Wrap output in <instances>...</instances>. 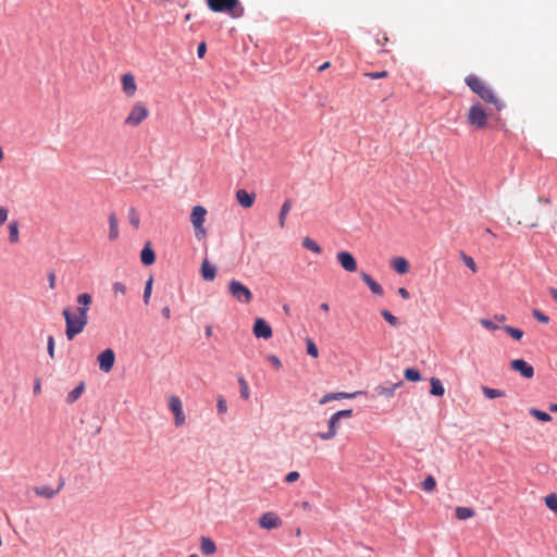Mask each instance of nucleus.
<instances>
[{
  "label": "nucleus",
  "instance_id": "nucleus-44",
  "mask_svg": "<svg viewBox=\"0 0 557 557\" xmlns=\"http://www.w3.org/2000/svg\"><path fill=\"white\" fill-rule=\"evenodd\" d=\"M364 76L369 77L371 79L386 78L388 76V72L387 71L367 72V73H364Z\"/></svg>",
  "mask_w": 557,
  "mask_h": 557
},
{
  "label": "nucleus",
  "instance_id": "nucleus-18",
  "mask_svg": "<svg viewBox=\"0 0 557 557\" xmlns=\"http://www.w3.org/2000/svg\"><path fill=\"white\" fill-rule=\"evenodd\" d=\"M255 198V194H249L246 189H238L236 191V200L245 209L252 207Z\"/></svg>",
  "mask_w": 557,
  "mask_h": 557
},
{
  "label": "nucleus",
  "instance_id": "nucleus-23",
  "mask_svg": "<svg viewBox=\"0 0 557 557\" xmlns=\"http://www.w3.org/2000/svg\"><path fill=\"white\" fill-rule=\"evenodd\" d=\"M200 549L205 555H213L216 552V545L210 537L202 536Z\"/></svg>",
  "mask_w": 557,
  "mask_h": 557
},
{
  "label": "nucleus",
  "instance_id": "nucleus-57",
  "mask_svg": "<svg viewBox=\"0 0 557 557\" xmlns=\"http://www.w3.org/2000/svg\"><path fill=\"white\" fill-rule=\"evenodd\" d=\"M33 392L35 395H39L41 393V383L39 379L35 380Z\"/></svg>",
  "mask_w": 557,
  "mask_h": 557
},
{
  "label": "nucleus",
  "instance_id": "nucleus-63",
  "mask_svg": "<svg viewBox=\"0 0 557 557\" xmlns=\"http://www.w3.org/2000/svg\"><path fill=\"white\" fill-rule=\"evenodd\" d=\"M211 334H212V327L211 326H207L206 327V335L207 336H211Z\"/></svg>",
  "mask_w": 557,
  "mask_h": 557
},
{
  "label": "nucleus",
  "instance_id": "nucleus-19",
  "mask_svg": "<svg viewBox=\"0 0 557 557\" xmlns=\"http://www.w3.org/2000/svg\"><path fill=\"white\" fill-rule=\"evenodd\" d=\"M401 385V382L387 384V385H379L374 388L376 396H383V397H393L395 394V391L398 386Z\"/></svg>",
  "mask_w": 557,
  "mask_h": 557
},
{
  "label": "nucleus",
  "instance_id": "nucleus-36",
  "mask_svg": "<svg viewBox=\"0 0 557 557\" xmlns=\"http://www.w3.org/2000/svg\"><path fill=\"white\" fill-rule=\"evenodd\" d=\"M405 379L410 382H418L421 379L420 372L416 369L408 368L404 372Z\"/></svg>",
  "mask_w": 557,
  "mask_h": 557
},
{
  "label": "nucleus",
  "instance_id": "nucleus-3",
  "mask_svg": "<svg viewBox=\"0 0 557 557\" xmlns=\"http://www.w3.org/2000/svg\"><path fill=\"white\" fill-rule=\"evenodd\" d=\"M208 8L213 12H226L233 18H239L245 10L238 0H207Z\"/></svg>",
  "mask_w": 557,
  "mask_h": 557
},
{
  "label": "nucleus",
  "instance_id": "nucleus-55",
  "mask_svg": "<svg viewBox=\"0 0 557 557\" xmlns=\"http://www.w3.org/2000/svg\"><path fill=\"white\" fill-rule=\"evenodd\" d=\"M331 400H335V397H334V394L333 393H329V394H325L321 399H320V404L321 405H324Z\"/></svg>",
  "mask_w": 557,
  "mask_h": 557
},
{
  "label": "nucleus",
  "instance_id": "nucleus-53",
  "mask_svg": "<svg viewBox=\"0 0 557 557\" xmlns=\"http://www.w3.org/2000/svg\"><path fill=\"white\" fill-rule=\"evenodd\" d=\"M206 51H207V45L206 42H200L198 48H197V55L199 59H202L206 54Z\"/></svg>",
  "mask_w": 557,
  "mask_h": 557
},
{
  "label": "nucleus",
  "instance_id": "nucleus-58",
  "mask_svg": "<svg viewBox=\"0 0 557 557\" xmlns=\"http://www.w3.org/2000/svg\"><path fill=\"white\" fill-rule=\"evenodd\" d=\"M398 294L404 299H409V297H410L409 292L405 287H399L398 288Z\"/></svg>",
  "mask_w": 557,
  "mask_h": 557
},
{
  "label": "nucleus",
  "instance_id": "nucleus-50",
  "mask_svg": "<svg viewBox=\"0 0 557 557\" xmlns=\"http://www.w3.org/2000/svg\"><path fill=\"white\" fill-rule=\"evenodd\" d=\"M267 359L271 362V364L276 369L281 370L283 364L281 360L275 355H268Z\"/></svg>",
  "mask_w": 557,
  "mask_h": 557
},
{
  "label": "nucleus",
  "instance_id": "nucleus-5",
  "mask_svg": "<svg viewBox=\"0 0 557 557\" xmlns=\"http://www.w3.org/2000/svg\"><path fill=\"white\" fill-rule=\"evenodd\" d=\"M149 116V109L140 101L135 102L127 116L124 119V125L127 127H137Z\"/></svg>",
  "mask_w": 557,
  "mask_h": 557
},
{
  "label": "nucleus",
  "instance_id": "nucleus-40",
  "mask_svg": "<svg viewBox=\"0 0 557 557\" xmlns=\"http://www.w3.org/2000/svg\"><path fill=\"white\" fill-rule=\"evenodd\" d=\"M333 394H334L335 400H339V399L356 398L358 395L363 394V392H361V391H357V392H354V393L338 392V393H333Z\"/></svg>",
  "mask_w": 557,
  "mask_h": 557
},
{
  "label": "nucleus",
  "instance_id": "nucleus-51",
  "mask_svg": "<svg viewBox=\"0 0 557 557\" xmlns=\"http://www.w3.org/2000/svg\"><path fill=\"white\" fill-rule=\"evenodd\" d=\"M299 476H300L299 472H297V471H292V472H289V473L285 476L284 481H285L286 483H294V482H296V481L299 479Z\"/></svg>",
  "mask_w": 557,
  "mask_h": 557
},
{
  "label": "nucleus",
  "instance_id": "nucleus-15",
  "mask_svg": "<svg viewBox=\"0 0 557 557\" xmlns=\"http://www.w3.org/2000/svg\"><path fill=\"white\" fill-rule=\"evenodd\" d=\"M122 90L128 97L132 98L137 91V84L135 76L132 73H125L121 77Z\"/></svg>",
  "mask_w": 557,
  "mask_h": 557
},
{
  "label": "nucleus",
  "instance_id": "nucleus-54",
  "mask_svg": "<svg viewBox=\"0 0 557 557\" xmlns=\"http://www.w3.org/2000/svg\"><path fill=\"white\" fill-rule=\"evenodd\" d=\"M55 273L54 272H50L48 274V282H49V287L50 289H54L55 288Z\"/></svg>",
  "mask_w": 557,
  "mask_h": 557
},
{
  "label": "nucleus",
  "instance_id": "nucleus-24",
  "mask_svg": "<svg viewBox=\"0 0 557 557\" xmlns=\"http://www.w3.org/2000/svg\"><path fill=\"white\" fill-rule=\"evenodd\" d=\"M109 239L115 240L119 237V222L114 212L109 214Z\"/></svg>",
  "mask_w": 557,
  "mask_h": 557
},
{
  "label": "nucleus",
  "instance_id": "nucleus-52",
  "mask_svg": "<svg viewBox=\"0 0 557 557\" xmlns=\"http://www.w3.org/2000/svg\"><path fill=\"white\" fill-rule=\"evenodd\" d=\"M9 210L4 207H0V226L8 220Z\"/></svg>",
  "mask_w": 557,
  "mask_h": 557
},
{
  "label": "nucleus",
  "instance_id": "nucleus-6",
  "mask_svg": "<svg viewBox=\"0 0 557 557\" xmlns=\"http://www.w3.org/2000/svg\"><path fill=\"white\" fill-rule=\"evenodd\" d=\"M351 416H352L351 409L339 410V411L333 413L330 417L329 422H327V431L319 433L318 434L319 438L322 441L333 440L337 435L338 428H339V420L342 418H350Z\"/></svg>",
  "mask_w": 557,
  "mask_h": 557
},
{
  "label": "nucleus",
  "instance_id": "nucleus-22",
  "mask_svg": "<svg viewBox=\"0 0 557 557\" xmlns=\"http://www.w3.org/2000/svg\"><path fill=\"white\" fill-rule=\"evenodd\" d=\"M140 260L143 264L145 265H151L156 261V253L151 249L150 244H147L141 252H140Z\"/></svg>",
  "mask_w": 557,
  "mask_h": 557
},
{
  "label": "nucleus",
  "instance_id": "nucleus-1",
  "mask_svg": "<svg viewBox=\"0 0 557 557\" xmlns=\"http://www.w3.org/2000/svg\"><path fill=\"white\" fill-rule=\"evenodd\" d=\"M77 308L73 311L70 307L62 310L65 321V336L69 341L74 339L78 334L83 333L88 324V311L92 304V296L88 293L79 294L76 297Z\"/></svg>",
  "mask_w": 557,
  "mask_h": 557
},
{
  "label": "nucleus",
  "instance_id": "nucleus-45",
  "mask_svg": "<svg viewBox=\"0 0 557 557\" xmlns=\"http://www.w3.org/2000/svg\"><path fill=\"white\" fill-rule=\"evenodd\" d=\"M112 289L115 295L124 296L126 294V286L121 282H115L112 286Z\"/></svg>",
  "mask_w": 557,
  "mask_h": 557
},
{
  "label": "nucleus",
  "instance_id": "nucleus-48",
  "mask_svg": "<svg viewBox=\"0 0 557 557\" xmlns=\"http://www.w3.org/2000/svg\"><path fill=\"white\" fill-rule=\"evenodd\" d=\"M533 317L541 323L549 322V318L537 309L533 310Z\"/></svg>",
  "mask_w": 557,
  "mask_h": 557
},
{
  "label": "nucleus",
  "instance_id": "nucleus-62",
  "mask_svg": "<svg viewBox=\"0 0 557 557\" xmlns=\"http://www.w3.org/2000/svg\"><path fill=\"white\" fill-rule=\"evenodd\" d=\"M550 295L557 301V289L556 288L550 289Z\"/></svg>",
  "mask_w": 557,
  "mask_h": 557
},
{
  "label": "nucleus",
  "instance_id": "nucleus-12",
  "mask_svg": "<svg viewBox=\"0 0 557 557\" xmlns=\"http://www.w3.org/2000/svg\"><path fill=\"white\" fill-rule=\"evenodd\" d=\"M260 528L264 530H273L278 528L282 524L280 517L274 512H265L263 513L258 521Z\"/></svg>",
  "mask_w": 557,
  "mask_h": 557
},
{
  "label": "nucleus",
  "instance_id": "nucleus-39",
  "mask_svg": "<svg viewBox=\"0 0 557 557\" xmlns=\"http://www.w3.org/2000/svg\"><path fill=\"white\" fill-rule=\"evenodd\" d=\"M381 315L384 318V320L391 324L392 326L399 325V320L397 317L393 315L388 310L384 309L381 311Z\"/></svg>",
  "mask_w": 557,
  "mask_h": 557
},
{
  "label": "nucleus",
  "instance_id": "nucleus-42",
  "mask_svg": "<svg viewBox=\"0 0 557 557\" xmlns=\"http://www.w3.org/2000/svg\"><path fill=\"white\" fill-rule=\"evenodd\" d=\"M238 383H239V386H240V396L244 398V399H248L249 398V387H248V384L246 382V380L244 377H239L238 379Z\"/></svg>",
  "mask_w": 557,
  "mask_h": 557
},
{
  "label": "nucleus",
  "instance_id": "nucleus-37",
  "mask_svg": "<svg viewBox=\"0 0 557 557\" xmlns=\"http://www.w3.org/2000/svg\"><path fill=\"white\" fill-rule=\"evenodd\" d=\"M436 487V481L432 475H428L424 481L422 482V488L423 491L431 493Z\"/></svg>",
  "mask_w": 557,
  "mask_h": 557
},
{
  "label": "nucleus",
  "instance_id": "nucleus-14",
  "mask_svg": "<svg viewBox=\"0 0 557 557\" xmlns=\"http://www.w3.org/2000/svg\"><path fill=\"white\" fill-rule=\"evenodd\" d=\"M510 368L513 371H517L523 376L524 379H531L534 375V369L531 364H529L523 359H515L510 362Z\"/></svg>",
  "mask_w": 557,
  "mask_h": 557
},
{
  "label": "nucleus",
  "instance_id": "nucleus-26",
  "mask_svg": "<svg viewBox=\"0 0 557 557\" xmlns=\"http://www.w3.org/2000/svg\"><path fill=\"white\" fill-rule=\"evenodd\" d=\"M85 383L81 382L74 389H72L66 396L67 404H74L84 393Z\"/></svg>",
  "mask_w": 557,
  "mask_h": 557
},
{
  "label": "nucleus",
  "instance_id": "nucleus-61",
  "mask_svg": "<svg viewBox=\"0 0 557 557\" xmlns=\"http://www.w3.org/2000/svg\"><path fill=\"white\" fill-rule=\"evenodd\" d=\"M321 310H323L324 312H327L330 310V306L329 304L326 302H322L321 306H320Z\"/></svg>",
  "mask_w": 557,
  "mask_h": 557
},
{
  "label": "nucleus",
  "instance_id": "nucleus-27",
  "mask_svg": "<svg viewBox=\"0 0 557 557\" xmlns=\"http://www.w3.org/2000/svg\"><path fill=\"white\" fill-rule=\"evenodd\" d=\"M430 383H431V391H430L431 395L442 397L445 394V388L440 379L432 377L430 380Z\"/></svg>",
  "mask_w": 557,
  "mask_h": 557
},
{
  "label": "nucleus",
  "instance_id": "nucleus-16",
  "mask_svg": "<svg viewBox=\"0 0 557 557\" xmlns=\"http://www.w3.org/2000/svg\"><path fill=\"white\" fill-rule=\"evenodd\" d=\"M62 486H63V483H60L57 488H52L48 485L36 486V487H34V493L39 497H42L46 499H52L59 494Z\"/></svg>",
  "mask_w": 557,
  "mask_h": 557
},
{
  "label": "nucleus",
  "instance_id": "nucleus-35",
  "mask_svg": "<svg viewBox=\"0 0 557 557\" xmlns=\"http://www.w3.org/2000/svg\"><path fill=\"white\" fill-rule=\"evenodd\" d=\"M530 413L536 418L539 421H542V422H549L552 420V416L548 414L547 412L545 411H541L539 409H535V408H532L530 410Z\"/></svg>",
  "mask_w": 557,
  "mask_h": 557
},
{
  "label": "nucleus",
  "instance_id": "nucleus-38",
  "mask_svg": "<svg viewBox=\"0 0 557 557\" xmlns=\"http://www.w3.org/2000/svg\"><path fill=\"white\" fill-rule=\"evenodd\" d=\"M307 354L312 358H318L319 350L312 338H306Z\"/></svg>",
  "mask_w": 557,
  "mask_h": 557
},
{
  "label": "nucleus",
  "instance_id": "nucleus-31",
  "mask_svg": "<svg viewBox=\"0 0 557 557\" xmlns=\"http://www.w3.org/2000/svg\"><path fill=\"white\" fill-rule=\"evenodd\" d=\"M302 247L314 252V253H321L322 249L319 244H317L312 238L305 237L302 239Z\"/></svg>",
  "mask_w": 557,
  "mask_h": 557
},
{
  "label": "nucleus",
  "instance_id": "nucleus-46",
  "mask_svg": "<svg viewBox=\"0 0 557 557\" xmlns=\"http://www.w3.org/2000/svg\"><path fill=\"white\" fill-rule=\"evenodd\" d=\"M216 409L220 414H224L227 411V405L225 399L220 396L216 401Z\"/></svg>",
  "mask_w": 557,
  "mask_h": 557
},
{
  "label": "nucleus",
  "instance_id": "nucleus-56",
  "mask_svg": "<svg viewBox=\"0 0 557 557\" xmlns=\"http://www.w3.org/2000/svg\"><path fill=\"white\" fill-rule=\"evenodd\" d=\"M387 41H388V37H387V35H386V34H384V33L381 35V37H377V38H376V42H377V45H380V46H382V47H384V46L387 44Z\"/></svg>",
  "mask_w": 557,
  "mask_h": 557
},
{
  "label": "nucleus",
  "instance_id": "nucleus-43",
  "mask_svg": "<svg viewBox=\"0 0 557 557\" xmlns=\"http://www.w3.org/2000/svg\"><path fill=\"white\" fill-rule=\"evenodd\" d=\"M461 259L463 263L473 272L475 273L478 271L476 264L472 257L467 256L466 253H461Z\"/></svg>",
  "mask_w": 557,
  "mask_h": 557
},
{
  "label": "nucleus",
  "instance_id": "nucleus-11",
  "mask_svg": "<svg viewBox=\"0 0 557 557\" xmlns=\"http://www.w3.org/2000/svg\"><path fill=\"white\" fill-rule=\"evenodd\" d=\"M252 333L257 338L263 339H269L273 335L272 327L262 318H257L255 320Z\"/></svg>",
  "mask_w": 557,
  "mask_h": 557
},
{
  "label": "nucleus",
  "instance_id": "nucleus-32",
  "mask_svg": "<svg viewBox=\"0 0 557 557\" xmlns=\"http://www.w3.org/2000/svg\"><path fill=\"white\" fill-rule=\"evenodd\" d=\"M545 505L557 515V494L552 493L544 498Z\"/></svg>",
  "mask_w": 557,
  "mask_h": 557
},
{
  "label": "nucleus",
  "instance_id": "nucleus-60",
  "mask_svg": "<svg viewBox=\"0 0 557 557\" xmlns=\"http://www.w3.org/2000/svg\"><path fill=\"white\" fill-rule=\"evenodd\" d=\"M330 65H331V63H330L329 61H327V62H324L322 65H320V66H319V69H318V70H319V72H322V71H324V70H326V69H329V67H330Z\"/></svg>",
  "mask_w": 557,
  "mask_h": 557
},
{
  "label": "nucleus",
  "instance_id": "nucleus-13",
  "mask_svg": "<svg viewBox=\"0 0 557 557\" xmlns=\"http://www.w3.org/2000/svg\"><path fill=\"white\" fill-rule=\"evenodd\" d=\"M336 259L341 267L347 272L357 271V261L354 256L348 251H338Z\"/></svg>",
  "mask_w": 557,
  "mask_h": 557
},
{
  "label": "nucleus",
  "instance_id": "nucleus-9",
  "mask_svg": "<svg viewBox=\"0 0 557 557\" xmlns=\"http://www.w3.org/2000/svg\"><path fill=\"white\" fill-rule=\"evenodd\" d=\"M207 214L206 208L202 206H196L194 207L191 214H190V222L196 231V234H205L206 231L203 228L205 223V216Z\"/></svg>",
  "mask_w": 557,
  "mask_h": 557
},
{
  "label": "nucleus",
  "instance_id": "nucleus-10",
  "mask_svg": "<svg viewBox=\"0 0 557 557\" xmlns=\"http://www.w3.org/2000/svg\"><path fill=\"white\" fill-rule=\"evenodd\" d=\"M99 369L104 372L109 373L115 362V354L111 348L104 349L101 354H99L98 358Z\"/></svg>",
  "mask_w": 557,
  "mask_h": 557
},
{
  "label": "nucleus",
  "instance_id": "nucleus-41",
  "mask_svg": "<svg viewBox=\"0 0 557 557\" xmlns=\"http://www.w3.org/2000/svg\"><path fill=\"white\" fill-rule=\"evenodd\" d=\"M152 284H153V278L150 277L147 282H146V286H145V289H144V302L147 305L149 302V299H150V296H151V293H152Z\"/></svg>",
  "mask_w": 557,
  "mask_h": 557
},
{
  "label": "nucleus",
  "instance_id": "nucleus-2",
  "mask_svg": "<svg viewBox=\"0 0 557 557\" xmlns=\"http://www.w3.org/2000/svg\"><path fill=\"white\" fill-rule=\"evenodd\" d=\"M465 83L472 92L478 95L484 102L493 104L497 111L505 108V102L498 97L495 90L479 76L470 74L465 78Z\"/></svg>",
  "mask_w": 557,
  "mask_h": 557
},
{
  "label": "nucleus",
  "instance_id": "nucleus-47",
  "mask_svg": "<svg viewBox=\"0 0 557 557\" xmlns=\"http://www.w3.org/2000/svg\"><path fill=\"white\" fill-rule=\"evenodd\" d=\"M47 350H48V355L51 359H54V338L53 336H48V339H47Z\"/></svg>",
  "mask_w": 557,
  "mask_h": 557
},
{
  "label": "nucleus",
  "instance_id": "nucleus-49",
  "mask_svg": "<svg viewBox=\"0 0 557 557\" xmlns=\"http://www.w3.org/2000/svg\"><path fill=\"white\" fill-rule=\"evenodd\" d=\"M480 324L486 329V330H491V331H495V330H498V325H496L494 322H492L491 320L488 319H481L480 320Z\"/></svg>",
  "mask_w": 557,
  "mask_h": 557
},
{
  "label": "nucleus",
  "instance_id": "nucleus-4",
  "mask_svg": "<svg viewBox=\"0 0 557 557\" xmlns=\"http://www.w3.org/2000/svg\"><path fill=\"white\" fill-rule=\"evenodd\" d=\"M467 122L478 129H485L488 125V113L480 102L470 106L467 113Z\"/></svg>",
  "mask_w": 557,
  "mask_h": 557
},
{
  "label": "nucleus",
  "instance_id": "nucleus-59",
  "mask_svg": "<svg viewBox=\"0 0 557 557\" xmlns=\"http://www.w3.org/2000/svg\"><path fill=\"white\" fill-rule=\"evenodd\" d=\"M162 315H163L165 319H170V317H171V310H170V308H169V307H164V308L162 309Z\"/></svg>",
  "mask_w": 557,
  "mask_h": 557
},
{
  "label": "nucleus",
  "instance_id": "nucleus-21",
  "mask_svg": "<svg viewBox=\"0 0 557 557\" xmlns=\"http://www.w3.org/2000/svg\"><path fill=\"white\" fill-rule=\"evenodd\" d=\"M361 278L373 294L379 295V296L383 295L382 286L379 283H376L369 274H367L366 272H362Z\"/></svg>",
  "mask_w": 557,
  "mask_h": 557
},
{
  "label": "nucleus",
  "instance_id": "nucleus-30",
  "mask_svg": "<svg viewBox=\"0 0 557 557\" xmlns=\"http://www.w3.org/2000/svg\"><path fill=\"white\" fill-rule=\"evenodd\" d=\"M20 239V233H18V223L17 221H12L9 224V240L12 244L17 243Z\"/></svg>",
  "mask_w": 557,
  "mask_h": 557
},
{
  "label": "nucleus",
  "instance_id": "nucleus-33",
  "mask_svg": "<svg viewBox=\"0 0 557 557\" xmlns=\"http://www.w3.org/2000/svg\"><path fill=\"white\" fill-rule=\"evenodd\" d=\"M503 330L516 341H519L523 336V331L510 325H505Z\"/></svg>",
  "mask_w": 557,
  "mask_h": 557
},
{
  "label": "nucleus",
  "instance_id": "nucleus-7",
  "mask_svg": "<svg viewBox=\"0 0 557 557\" xmlns=\"http://www.w3.org/2000/svg\"><path fill=\"white\" fill-rule=\"evenodd\" d=\"M230 294L242 304H249L252 300V294L248 287L236 280L228 282Z\"/></svg>",
  "mask_w": 557,
  "mask_h": 557
},
{
  "label": "nucleus",
  "instance_id": "nucleus-29",
  "mask_svg": "<svg viewBox=\"0 0 557 557\" xmlns=\"http://www.w3.org/2000/svg\"><path fill=\"white\" fill-rule=\"evenodd\" d=\"M483 395L488 399H494L498 397H504L505 393L497 388H492L488 386H482L481 387Z\"/></svg>",
  "mask_w": 557,
  "mask_h": 557
},
{
  "label": "nucleus",
  "instance_id": "nucleus-25",
  "mask_svg": "<svg viewBox=\"0 0 557 557\" xmlns=\"http://www.w3.org/2000/svg\"><path fill=\"white\" fill-rule=\"evenodd\" d=\"M292 207H293V202L290 199H286L284 201V203L282 205L281 211L278 214V224H280L281 228L285 227L286 216H287L288 212L290 211Z\"/></svg>",
  "mask_w": 557,
  "mask_h": 557
},
{
  "label": "nucleus",
  "instance_id": "nucleus-8",
  "mask_svg": "<svg viewBox=\"0 0 557 557\" xmlns=\"http://www.w3.org/2000/svg\"><path fill=\"white\" fill-rule=\"evenodd\" d=\"M168 406L174 416V424L180 428L185 424L186 416L183 410V404L178 396L172 395L168 398Z\"/></svg>",
  "mask_w": 557,
  "mask_h": 557
},
{
  "label": "nucleus",
  "instance_id": "nucleus-20",
  "mask_svg": "<svg viewBox=\"0 0 557 557\" xmlns=\"http://www.w3.org/2000/svg\"><path fill=\"white\" fill-rule=\"evenodd\" d=\"M391 267L398 274H406L409 271V262L404 257H396L391 261Z\"/></svg>",
  "mask_w": 557,
  "mask_h": 557
},
{
  "label": "nucleus",
  "instance_id": "nucleus-34",
  "mask_svg": "<svg viewBox=\"0 0 557 557\" xmlns=\"http://www.w3.org/2000/svg\"><path fill=\"white\" fill-rule=\"evenodd\" d=\"M127 218H128L129 223L135 228L139 227L140 218H139L138 211L135 208H129Z\"/></svg>",
  "mask_w": 557,
  "mask_h": 557
},
{
  "label": "nucleus",
  "instance_id": "nucleus-64",
  "mask_svg": "<svg viewBox=\"0 0 557 557\" xmlns=\"http://www.w3.org/2000/svg\"><path fill=\"white\" fill-rule=\"evenodd\" d=\"M549 409H550L552 411H554V412H557V404H552V405L549 406Z\"/></svg>",
  "mask_w": 557,
  "mask_h": 557
},
{
  "label": "nucleus",
  "instance_id": "nucleus-28",
  "mask_svg": "<svg viewBox=\"0 0 557 557\" xmlns=\"http://www.w3.org/2000/svg\"><path fill=\"white\" fill-rule=\"evenodd\" d=\"M455 513L459 520H467L473 518L475 515L474 510L470 507H456Z\"/></svg>",
  "mask_w": 557,
  "mask_h": 557
},
{
  "label": "nucleus",
  "instance_id": "nucleus-17",
  "mask_svg": "<svg viewBox=\"0 0 557 557\" xmlns=\"http://www.w3.org/2000/svg\"><path fill=\"white\" fill-rule=\"evenodd\" d=\"M200 274L207 282H212L216 276V267L205 259L201 263Z\"/></svg>",
  "mask_w": 557,
  "mask_h": 557
}]
</instances>
